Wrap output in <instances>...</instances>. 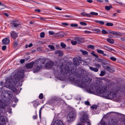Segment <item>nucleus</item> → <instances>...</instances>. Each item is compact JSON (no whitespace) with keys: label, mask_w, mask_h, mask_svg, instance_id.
Listing matches in <instances>:
<instances>
[{"label":"nucleus","mask_w":125,"mask_h":125,"mask_svg":"<svg viewBox=\"0 0 125 125\" xmlns=\"http://www.w3.org/2000/svg\"><path fill=\"white\" fill-rule=\"evenodd\" d=\"M72 66H73V64H71L62 68L61 71L60 77H64L68 75L70 80H74L75 79L73 77V75L72 73L75 71L73 68H71Z\"/></svg>","instance_id":"f257e3e1"},{"label":"nucleus","mask_w":125,"mask_h":125,"mask_svg":"<svg viewBox=\"0 0 125 125\" xmlns=\"http://www.w3.org/2000/svg\"><path fill=\"white\" fill-rule=\"evenodd\" d=\"M5 87L10 89L13 92L16 93L17 92V90L15 87V83L13 79H8L5 82Z\"/></svg>","instance_id":"f03ea898"},{"label":"nucleus","mask_w":125,"mask_h":125,"mask_svg":"<svg viewBox=\"0 0 125 125\" xmlns=\"http://www.w3.org/2000/svg\"><path fill=\"white\" fill-rule=\"evenodd\" d=\"M46 60L44 59L38 60L35 62L36 68L33 72L34 73L37 72L40 70L42 67L43 65L46 62Z\"/></svg>","instance_id":"7ed1b4c3"},{"label":"nucleus","mask_w":125,"mask_h":125,"mask_svg":"<svg viewBox=\"0 0 125 125\" xmlns=\"http://www.w3.org/2000/svg\"><path fill=\"white\" fill-rule=\"evenodd\" d=\"M102 95L103 97L110 99L115 98L116 96V93L114 92L111 91H107Z\"/></svg>","instance_id":"20e7f679"},{"label":"nucleus","mask_w":125,"mask_h":125,"mask_svg":"<svg viewBox=\"0 0 125 125\" xmlns=\"http://www.w3.org/2000/svg\"><path fill=\"white\" fill-rule=\"evenodd\" d=\"M24 76V71L23 70L19 71L14 76V78L16 81H19V80L22 79Z\"/></svg>","instance_id":"39448f33"},{"label":"nucleus","mask_w":125,"mask_h":125,"mask_svg":"<svg viewBox=\"0 0 125 125\" xmlns=\"http://www.w3.org/2000/svg\"><path fill=\"white\" fill-rule=\"evenodd\" d=\"M95 60L99 62L102 63V66L105 69L107 66V65H109L110 64V62L107 60H104V59H101L97 58V59H95Z\"/></svg>","instance_id":"423d86ee"},{"label":"nucleus","mask_w":125,"mask_h":125,"mask_svg":"<svg viewBox=\"0 0 125 125\" xmlns=\"http://www.w3.org/2000/svg\"><path fill=\"white\" fill-rule=\"evenodd\" d=\"M76 113L75 111H73L70 112L68 114L67 117L68 120L69 122L73 121L76 117Z\"/></svg>","instance_id":"0eeeda50"},{"label":"nucleus","mask_w":125,"mask_h":125,"mask_svg":"<svg viewBox=\"0 0 125 125\" xmlns=\"http://www.w3.org/2000/svg\"><path fill=\"white\" fill-rule=\"evenodd\" d=\"M106 89V87L105 86H101L97 88L96 91V93L98 94H102L105 93Z\"/></svg>","instance_id":"6e6552de"},{"label":"nucleus","mask_w":125,"mask_h":125,"mask_svg":"<svg viewBox=\"0 0 125 125\" xmlns=\"http://www.w3.org/2000/svg\"><path fill=\"white\" fill-rule=\"evenodd\" d=\"M60 100L59 99L57 98H55L52 99L48 102H47L46 104H51V103L52 104H53V105H55L58 104L59 103H60Z\"/></svg>","instance_id":"1a4fd4ad"},{"label":"nucleus","mask_w":125,"mask_h":125,"mask_svg":"<svg viewBox=\"0 0 125 125\" xmlns=\"http://www.w3.org/2000/svg\"><path fill=\"white\" fill-rule=\"evenodd\" d=\"M11 24L12 26L14 27H17L20 24L19 22L17 20H12L11 21Z\"/></svg>","instance_id":"9d476101"},{"label":"nucleus","mask_w":125,"mask_h":125,"mask_svg":"<svg viewBox=\"0 0 125 125\" xmlns=\"http://www.w3.org/2000/svg\"><path fill=\"white\" fill-rule=\"evenodd\" d=\"M88 118V115L85 114L83 115L81 118V121L83 123L86 122Z\"/></svg>","instance_id":"9b49d317"},{"label":"nucleus","mask_w":125,"mask_h":125,"mask_svg":"<svg viewBox=\"0 0 125 125\" xmlns=\"http://www.w3.org/2000/svg\"><path fill=\"white\" fill-rule=\"evenodd\" d=\"M105 69L109 72L111 73H113L115 71L113 67L109 65H107L106 68Z\"/></svg>","instance_id":"f8f14e48"},{"label":"nucleus","mask_w":125,"mask_h":125,"mask_svg":"<svg viewBox=\"0 0 125 125\" xmlns=\"http://www.w3.org/2000/svg\"><path fill=\"white\" fill-rule=\"evenodd\" d=\"M34 63V62L32 61L29 63L26 64L25 65L27 69H31L33 67Z\"/></svg>","instance_id":"ddd939ff"},{"label":"nucleus","mask_w":125,"mask_h":125,"mask_svg":"<svg viewBox=\"0 0 125 125\" xmlns=\"http://www.w3.org/2000/svg\"><path fill=\"white\" fill-rule=\"evenodd\" d=\"M9 38V37H8L2 40V42L4 44L7 45L9 43L10 40Z\"/></svg>","instance_id":"4468645a"},{"label":"nucleus","mask_w":125,"mask_h":125,"mask_svg":"<svg viewBox=\"0 0 125 125\" xmlns=\"http://www.w3.org/2000/svg\"><path fill=\"white\" fill-rule=\"evenodd\" d=\"M7 106V104L0 99V108L4 109Z\"/></svg>","instance_id":"2eb2a0df"},{"label":"nucleus","mask_w":125,"mask_h":125,"mask_svg":"<svg viewBox=\"0 0 125 125\" xmlns=\"http://www.w3.org/2000/svg\"><path fill=\"white\" fill-rule=\"evenodd\" d=\"M64 125L63 123L60 120H57L55 121L53 125Z\"/></svg>","instance_id":"dca6fc26"},{"label":"nucleus","mask_w":125,"mask_h":125,"mask_svg":"<svg viewBox=\"0 0 125 125\" xmlns=\"http://www.w3.org/2000/svg\"><path fill=\"white\" fill-rule=\"evenodd\" d=\"M75 39L77 41V42L78 44H81L84 42V39L83 38L76 37L75 38Z\"/></svg>","instance_id":"f3484780"},{"label":"nucleus","mask_w":125,"mask_h":125,"mask_svg":"<svg viewBox=\"0 0 125 125\" xmlns=\"http://www.w3.org/2000/svg\"><path fill=\"white\" fill-rule=\"evenodd\" d=\"M11 36V37L14 39H15L18 37L17 33L15 32L14 31H12L10 33Z\"/></svg>","instance_id":"a211bd4d"},{"label":"nucleus","mask_w":125,"mask_h":125,"mask_svg":"<svg viewBox=\"0 0 125 125\" xmlns=\"http://www.w3.org/2000/svg\"><path fill=\"white\" fill-rule=\"evenodd\" d=\"M96 88L95 86L94 85H91L89 89V91L91 93H93L95 92Z\"/></svg>","instance_id":"6ab92c4d"},{"label":"nucleus","mask_w":125,"mask_h":125,"mask_svg":"<svg viewBox=\"0 0 125 125\" xmlns=\"http://www.w3.org/2000/svg\"><path fill=\"white\" fill-rule=\"evenodd\" d=\"M53 64L52 62H47L45 66L48 68H51Z\"/></svg>","instance_id":"aec40b11"},{"label":"nucleus","mask_w":125,"mask_h":125,"mask_svg":"<svg viewBox=\"0 0 125 125\" xmlns=\"http://www.w3.org/2000/svg\"><path fill=\"white\" fill-rule=\"evenodd\" d=\"M55 53L56 54H58V56L60 57L62 56L63 54V53L62 51L59 50L55 51Z\"/></svg>","instance_id":"412c9836"},{"label":"nucleus","mask_w":125,"mask_h":125,"mask_svg":"<svg viewBox=\"0 0 125 125\" xmlns=\"http://www.w3.org/2000/svg\"><path fill=\"white\" fill-rule=\"evenodd\" d=\"M74 64L76 66L79 65L80 64V63L79 62L77 59V58H73V59Z\"/></svg>","instance_id":"4be33fe9"},{"label":"nucleus","mask_w":125,"mask_h":125,"mask_svg":"<svg viewBox=\"0 0 125 125\" xmlns=\"http://www.w3.org/2000/svg\"><path fill=\"white\" fill-rule=\"evenodd\" d=\"M90 69L91 70L95 72H97L98 71V69L96 68H93L92 67H89Z\"/></svg>","instance_id":"5701e85b"},{"label":"nucleus","mask_w":125,"mask_h":125,"mask_svg":"<svg viewBox=\"0 0 125 125\" xmlns=\"http://www.w3.org/2000/svg\"><path fill=\"white\" fill-rule=\"evenodd\" d=\"M92 31L94 32L97 33H99L101 32L100 30L99 29H94L92 30Z\"/></svg>","instance_id":"b1692460"},{"label":"nucleus","mask_w":125,"mask_h":125,"mask_svg":"<svg viewBox=\"0 0 125 125\" xmlns=\"http://www.w3.org/2000/svg\"><path fill=\"white\" fill-rule=\"evenodd\" d=\"M80 51L83 55H87L88 54V52L86 51H84L82 49H80Z\"/></svg>","instance_id":"393cba45"},{"label":"nucleus","mask_w":125,"mask_h":125,"mask_svg":"<svg viewBox=\"0 0 125 125\" xmlns=\"http://www.w3.org/2000/svg\"><path fill=\"white\" fill-rule=\"evenodd\" d=\"M112 8V6L111 5L109 6H106L105 7V9L107 10H110L111 8Z\"/></svg>","instance_id":"a878e982"},{"label":"nucleus","mask_w":125,"mask_h":125,"mask_svg":"<svg viewBox=\"0 0 125 125\" xmlns=\"http://www.w3.org/2000/svg\"><path fill=\"white\" fill-rule=\"evenodd\" d=\"M109 125H117V123L115 121H112L109 123Z\"/></svg>","instance_id":"bb28decb"},{"label":"nucleus","mask_w":125,"mask_h":125,"mask_svg":"<svg viewBox=\"0 0 125 125\" xmlns=\"http://www.w3.org/2000/svg\"><path fill=\"white\" fill-rule=\"evenodd\" d=\"M32 103H34L33 106L34 107L36 108L37 106L39 105V103L38 102H36L35 101H33L32 102H31Z\"/></svg>","instance_id":"cd10ccee"},{"label":"nucleus","mask_w":125,"mask_h":125,"mask_svg":"<svg viewBox=\"0 0 125 125\" xmlns=\"http://www.w3.org/2000/svg\"><path fill=\"white\" fill-rule=\"evenodd\" d=\"M107 41L111 44H113L114 42V40L112 39L108 38L107 39Z\"/></svg>","instance_id":"c85d7f7f"},{"label":"nucleus","mask_w":125,"mask_h":125,"mask_svg":"<svg viewBox=\"0 0 125 125\" xmlns=\"http://www.w3.org/2000/svg\"><path fill=\"white\" fill-rule=\"evenodd\" d=\"M95 22L96 23H99V24L101 25H103L104 24V21H95Z\"/></svg>","instance_id":"c756f323"},{"label":"nucleus","mask_w":125,"mask_h":125,"mask_svg":"<svg viewBox=\"0 0 125 125\" xmlns=\"http://www.w3.org/2000/svg\"><path fill=\"white\" fill-rule=\"evenodd\" d=\"M105 73L106 72L104 70L103 71H101L100 75L101 76H103L105 74Z\"/></svg>","instance_id":"7c9ffc66"},{"label":"nucleus","mask_w":125,"mask_h":125,"mask_svg":"<svg viewBox=\"0 0 125 125\" xmlns=\"http://www.w3.org/2000/svg\"><path fill=\"white\" fill-rule=\"evenodd\" d=\"M91 54H92L95 57H96L95 58L96 59H97V58H98L99 57V56L96 54H95L94 53V51H93V52L91 53Z\"/></svg>","instance_id":"2f4dec72"},{"label":"nucleus","mask_w":125,"mask_h":125,"mask_svg":"<svg viewBox=\"0 0 125 125\" xmlns=\"http://www.w3.org/2000/svg\"><path fill=\"white\" fill-rule=\"evenodd\" d=\"M97 105H94L91 106V108L93 109H96L97 108Z\"/></svg>","instance_id":"473e14b6"},{"label":"nucleus","mask_w":125,"mask_h":125,"mask_svg":"<svg viewBox=\"0 0 125 125\" xmlns=\"http://www.w3.org/2000/svg\"><path fill=\"white\" fill-rule=\"evenodd\" d=\"M18 41L17 40H15L14 42V46L15 47H16L18 45Z\"/></svg>","instance_id":"72a5a7b5"},{"label":"nucleus","mask_w":125,"mask_h":125,"mask_svg":"<svg viewBox=\"0 0 125 125\" xmlns=\"http://www.w3.org/2000/svg\"><path fill=\"white\" fill-rule=\"evenodd\" d=\"M104 47L105 48V49L107 50H110L111 51H115V50L111 48L108 47L106 46H104Z\"/></svg>","instance_id":"f704fd0d"},{"label":"nucleus","mask_w":125,"mask_h":125,"mask_svg":"<svg viewBox=\"0 0 125 125\" xmlns=\"http://www.w3.org/2000/svg\"><path fill=\"white\" fill-rule=\"evenodd\" d=\"M11 92L10 91H7L6 92V94L8 95V97H11Z\"/></svg>","instance_id":"c9c22d12"},{"label":"nucleus","mask_w":125,"mask_h":125,"mask_svg":"<svg viewBox=\"0 0 125 125\" xmlns=\"http://www.w3.org/2000/svg\"><path fill=\"white\" fill-rule=\"evenodd\" d=\"M71 27H76L78 26V25L76 23H72L70 24Z\"/></svg>","instance_id":"e433bc0d"},{"label":"nucleus","mask_w":125,"mask_h":125,"mask_svg":"<svg viewBox=\"0 0 125 125\" xmlns=\"http://www.w3.org/2000/svg\"><path fill=\"white\" fill-rule=\"evenodd\" d=\"M61 46L63 48H65L66 46V44H64L63 42H61Z\"/></svg>","instance_id":"4c0bfd02"},{"label":"nucleus","mask_w":125,"mask_h":125,"mask_svg":"<svg viewBox=\"0 0 125 125\" xmlns=\"http://www.w3.org/2000/svg\"><path fill=\"white\" fill-rule=\"evenodd\" d=\"M48 47L52 50H54L55 49V47L53 45H49L48 46Z\"/></svg>","instance_id":"58836bf2"},{"label":"nucleus","mask_w":125,"mask_h":125,"mask_svg":"<svg viewBox=\"0 0 125 125\" xmlns=\"http://www.w3.org/2000/svg\"><path fill=\"white\" fill-rule=\"evenodd\" d=\"M106 25L108 26H113V24L111 23H106Z\"/></svg>","instance_id":"ea45409f"},{"label":"nucleus","mask_w":125,"mask_h":125,"mask_svg":"<svg viewBox=\"0 0 125 125\" xmlns=\"http://www.w3.org/2000/svg\"><path fill=\"white\" fill-rule=\"evenodd\" d=\"M71 43L73 45H76L77 43V42L76 41H71Z\"/></svg>","instance_id":"a19ab883"},{"label":"nucleus","mask_w":125,"mask_h":125,"mask_svg":"<svg viewBox=\"0 0 125 125\" xmlns=\"http://www.w3.org/2000/svg\"><path fill=\"white\" fill-rule=\"evenodd\" d=\"M87 47L92 49H94V46L92 45H89Z\"/></svg>","instance_id":"79ce46f5"},{"label":"nucleus","mask_w":125,"mask_h":125,"mask_svg":"<svg viewBox=\"0 0 125 125\" xmlns=\"http://www.w3.org/2000/svg\"><path fill=\"white\" fill-rule=\"evenodd\" d=\"M2 120L1 119H0V124L3 125L4 123L5 122V120L4 119V120Z\"/></svg>","instance_id":"37998d69"},{"label":"nucleus","mask_w":125,"mask_h":125,"mask_svg":"<svg viewBox=\"0 0 125 125\" xmlns=\"http://www.w3.org/2000/svg\"><path fill=\"white\" fill-rule=\"evenodd\" d=\"M97 52L98 53L101 54H103L104 51L100 50H97Z\"/></svg>","instance_id":"c03bdc74"},{"label":"nucleus","mask_w":125,"mask_h":125,"mask_svg":"<svg viewBox=\"0 0 125 125\" xmlns=\"http://www.w3.org/2000/svg\"><path fill=\"white\" fill-rule=\"evenodd\" d=\"M45 36V33L44 32H42L40 33V37L41 38H43Z\"/></svg>","instance_id":"a18cd8bd"},{"label":"nucleus","mask_w":125,"mask_h":125,"mask_svg":"<svg viewBox=\"0 0 125 125\" xmlns=\"http://www.w3.org/2000/svg\"><path fill=\"white\" fill-rule=\"evenodd\" d=\"M90 14L92 15H98V13H97L92 12H90Z\"/></svg>","instance_id":"49530a36"},{"label":"nucleus","mask_w":125,"mask_h":125,"mask_svg":"<svg viewBox=\"0 0 125 125\" xmlns=\"http://www.w3.org/2000/svg\"><path fill=\"white\" fill-rule=\"evenodd\" d=\"M80 24L82 25L86 26L87 25V23L84 22H80Z\"/></svg>","instance_id":"de8ad7c7"},{"label":"nucleus","mask_w":125,"mask_h":125,"mask_svg":"<svg viewBox=\"0 0 125 125\" xmlns=\"http://www.w3.org/2000/svg\"><path fill=\"white\" fill-rule=\"evenodd\" d=\"M102 32L104 34H107L108 33L107 32L104 30H103L102 31Z\"/></svg>","instance_id":"09e8293b"},{"label":"nucleus","mask_w":125,"mask_h":125,"mask_svg":"<svg viewBox=\"0 0 125 125\" xmlns=\"http://www.w3.org/2000/svg\"><path fill=\"white\" fill-rule=\"evenodd\" d=\"M101 79L102 80L105 81L107 82H109V80L108 79H106L105 77H102L101 78Z\"/></svg>","instance_id":"8fccbe9b"},{"label":"nucleus","mask_w":125,"mask_h":125,"mask_svg":"<svg viewBox=\"0 0 125 125\" xmlns=\"http://www.w3.org/2000/svg\"><path fill=\"white\" fill-rule=\"evenodd\" d=\"M39 98L41 99H42L43 98V95L42 93L40 94L39 96Z\"/></svg>","instance_id":"3c124183"},{"label":"nucleus","mask_w":125,"mask_h":125,"mask_svg":"<svg viewBox=\"0 0 125 125\" xmlns=\"http://www.w3.org/2000/svg\"><path fill=\"white\" fill-rule=\"evenodd\" d=\"M110 59L111 60L114 61H115L116 60V59L115 58L113 57H111Z\"/></svg>","instance_id":"603ef678"},{"label":"nucleus","mask_w":125,"mask_h":125,"mask_svg":"<svg viewBox=\"0 0 125 125\" xmlns=\"http://www.w3.org/2000/svg\"><path fill=\"white\" fill-rule=\"evenodd\" d=\"M100 123L101 125H106L105 122L104 121H101Z\"/></svg>","instance_id":"864d4df0"},{"label":"nucleus","mask_w":125,"mask_h":125,"mask_svg":"<svg viewBox=\"0 0 125 125\" xmlns=\"http://www.w3.org/2000/svg\"><path fill=\"white\" fill-rule=\"evenodd\" d=\"M94 64L95 65V66L96 67L99 68L101 67V66L100 64L96 63H94Z\"/></svg>","instance_id":"5fc2aeb1"},{"label":"nucleus","mask_w":125,"mask_h":125,"mask_svg":"<svg viewBox=\"0 0 125 125\" xmlns=\"http://www.w3.org/2000/svg\"><path fill=\"white\" fill-rule=\"evenodd\" d=\"M57 35L58 36L60 37H63V35H62V34H61L60 33H57Z\"/></svg>","instance_id":"6e6d98bb"},{"label":"nucleus","mask_w":125,"mask_h":125,"mask_svg":"<svg viewBox=\"0 0 125 125\" xmlns=\"http://www.w3.org/2000/svg\"><path fill=\"white\" fill-rule=\"evenodd\" d=\"M85 105H89L90 104L89 102L88 101H85Z\"/></svg>","instance_id":"4d7b16f0"},{"label":"nucleus","mask_w":125,"mask_h":125,"mask_svg":"<svg viewBox=\"0 0 125 125\" xmlns=\"http://www.w3.org/2000/svg\"><path fill=\"white\" fill-rule=\"evenodd\" d=\"M84 32L85 33H87V34H90V33H92L91 31H87V30L85 31H84Z\"/></svg>","instance_id":"13d9d810"},{"label":"nucleus","mask_w":125,"mask_h":125,"mask_svg":"<svg viewBox=\"0 0 125 125\" xmlns=\"http://www.w3.org/2000/svg\"><path fill=\"white\" fill-rule=\"evenodd\" d=\"M7 47L6 46L4 45L2 47V49L4 51L6 49Z\"/></svg>","instance_id":"bf43d9fd"},{"label":"nucleus","mask_w":125,"mask_h":125,"mask_svg":"<svg viewBox=\"0 0 125 125\" xmlns=\"http://www.w3.org/2000/svg\"><path fill=\"white\" fill-rule=\"evenodd\" d=\"M49 34L51 35H52L54 34V33L53 31H50L49 32Z\"/></svg>","instance_id":"052dcab7"},{"label":"nucleus","mask_w":125,"mask_h":125,"mask_svg":"<svg viewBox=\"0 0 125 125\" xmlns=\"http://www.w3.org/2000/svg\"><path fill=\"white\" fill-rule=\"evenodd\" d=\"M42 109L40 108V110H39V117L40 118L41 117V111H42Z\"/></svg>","instance_id":"680f3d73"},{"label":"nucleus","mask_w":125,"mask_h":125,"mask_svg":"<svg viewBox=\"0 0 125 125\" xmlns=\"http://www.w3.org/2000/svg\"><path fill=\"white\" fill-rule=\"evenodd\" d=\"M25 60L24 59H21L20 60V62L22 64L24 62Z\"/></svg>","instance_id":"e2e57ef3"},{"label":"nucleus","mask_w":125,"mask_h":125,"mask_svg":"<svg viewBox=\"0 0 125 125\" xmlns=\"http://www.w3.org/2000/svg\"><path fill=\"white\" fill-rule=\"evenodd\" d=\"M62 24L64 26H68V24L66 23H62Z\"/></svg>","instance_id":"0e129e2a"},{"label":"nucleus","mask_w":125,"mask_h":125,"mask_svg":"<svg viewBox=\"0 0 125 125\" xmlns=\"http://www.w3.org/2000/svg\"><path fill=\"white\" fill-rule=\"evenodd\" d=\"M86 13L85 12H83L81 14L82 15H83V16H86Z\"/></svg>","instance_id":"69168bd1"},{"label":"nucleus","mask_w":125,"mask_h":125,"mask_svg":"<svg viewBox=\"0 0 125 125\" xmlns=\"http://www.w3.org/2000/svg\"><path fill=\"white\" fill-rule=\"evenodd\" d=\"M116 35H119L120 36H121L122 35V34L120 32H116Z\"/></svg>","instance_id":"338daca9"},{"label":"nucleus","mask_w":125,"mask_h":125,"mask_svg":"<svg viewBox=\"0 0 125 125\" xmlns=\"http://www.w3.org/2000/svg\"><path fill=\"white\" fill-rule=\"evenodd\" d=\"M121 39L122 41H125V37L121 38Z\"/></svg>","instance_id":"774afa93"}]
</instances>
